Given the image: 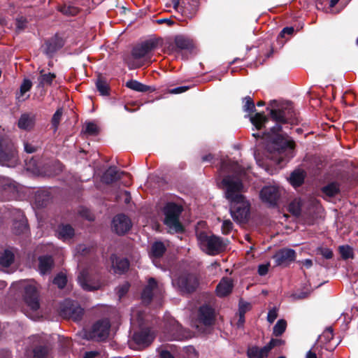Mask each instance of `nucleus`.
<instances>
[{
    "instance_id": "nucleus-1",
    "label": "nucleus",
    "mask_w": 358,
    "mask_h": 358,
    "mask_svg": "<svg viewBox=\"0 0 358 358\" xmlns=\"http://www.w3.org/2000/svg\"><path fill=\"white\" fill-rule=\"evenodd\" d=\"M270 115L276 124L268 131L264 133L263 138L268 141L267 150L269 155L268 157L277 164L281 165L294 157L295 146V143L292 139L280 133L281 124H297L298 117L292 106L289 103L278 109H271Z\"/></svg>"
},
{
    "instance_id": "nucleus-2",
    "label": "nucleus",
    "mask_w": 358,
    "mask_h": 358,
    "mask_svg": "<svg viewBox=\"0 0 358 358\" xmlns=\"http://www.w3.org/2000/svg\"><path fill=\"white\" fill-rule=\"evenodd\" d=\"M221 173L224 176L222 185L225 190V197L230 203V213L237 222H244L248 218L250 204L243 195L245 187L243 184L245 176V171L237 164L223 162L221 165Z\"/></svg>"
},
{
    "instance_id": "nucleus-3",
    "label": "nucleus",
    "mask_w": 358,
    "mask_h": 358,
    "mask_svg": "<svg viewBox=\"0 0 358 358\" xmlns=\"http://www.w3.org/2000/svg\"><path fill=\"white\" fill-rule=\"evenodd\" d=\"M156 46V43L152 41H147L135 46L131 55L125 59L129 69H134L151 63L152 53Z\"/></svg>"
},
{
    "instance_id": "nucleus-4",
    "label": "nucleus",
    "mask_w": 358,
    "mask_h": 358,
    "mask_svg": "<svg viewBox=\"0 0 358 358\" xmlns=\"http://www.w3.org/2000/svg\"><path fill=\"white\" fill-rule=\"evenodd\" d=\"M13 287L20 290L27 306L32 310L40 307L38 285L34 280H23L13 284Z\"/></svg>"
},
{
    "instance_id": "nucleus-5",
    "label": "nucleus",
    "mask_w": 358,
    "mask_h": 358,
    "mask_svg": "<svg viewBox=\"0 0 358 358\" xmlns=\"http://www.w3.org/2000/svg\"><path fill=\"white\" fill-rule=\"evenodd\" d=\"M197 240L201 249L210 255H215L222 252L226 245L222 239L215 235H208L204 231L197 234Z\"/></svg>"
},
{
    "instance_id": "nucleus-6",
    "label": "nucleus",
    "mask_w": 358,
    "mask_h": 358,
    "mask_svg": "<svg viewBox=\"0 0 358 358\" xmlns=\"http://www.w3.org/2000/svg\"><path fill=\"white\" fill-rule=\"evenodd\" d=\"M182 211L181 206L174 203H168L164 208V224L169 229L175 232L182 231V227L179 221V217Z\"/></svg>"
},
{
    "instance_id": "nucleus-7",
    "label": "nucleus",
    "mask_w": 358,
    "mask_h": 358,
    "mask_svg": "<svg viewBox=\"0 0 358 358\" xmlns=\"http://www.w3.org/2000/svg\"><path fill=\"white\" fill-rule=\"evenodd\" d=\"M78 282L80 287L86 291L97 290L103 285L99 276L94 274L89 268H84L80 271L78 275Z\"/></svg>"
},
{
    "instance_id": "nucleus-8",
    "label": "nucleus",
    "mask_w": 358,
    "mask_h": 358,
    "mask_svg": "<svg viewBox=\"0 0 358 358\" xmlns=\"http://www.w3.org/2000/svg\"><path fill=\"white\" fill-rule=\"evenodd\" d=\"M17 162L15 148L13 143L8 140L0 141V164L14 166Z\"/></svg>"
},
{
    "instance_id": "nucleus-9",
    "label": "nucleus",
    "mask_w": 358,
    "mask_h": 358,
    "mask_svg": "<svg viewBox=\"0 0 358 358\" xmlns=\"http://www.w3.org/2000/svg\"><path fill=\"white\" fill-rule=\"evenodd\" d=\"M59 314L64 318L78 321L82 317L83 310L76 302L70 299H65L60 304Z\"/></svg>"
},
{
    "instance_id": "nucleus-10",
    "label": "nucleus",
    "mask_w": 358,
    "mask_h": 358,
    "mask_svg": "<svg viewBox=\"0 0 358 358\" xmlns=\"http://www.w3.org/2000/svg\"><path fill=\"white\" fill-rule=\"evenodd\" d=\"M174 286L182 292L191 293L196 290L199 282L196 277L193 274H182L172 280Z\"/></svg>"
},
{
    "instance_id": "nucleus-11",
    "label": "nucleus",
    "mask_w": 358,
    "mask_h": 358,
    "mask_svg": "<svg viewBox=\"0 0 358 358\" xmlns=\"http://www.w3.org/2000/svg\"><path fill=\"white\" fill-rule=\"evenodd\" d=\"M110 328V323L108 320H99L92 327L87 336L90 339L103 341L108 338Z\"/></svg>"
},
{
    "instance_id": "nucleus-12",
    "label": "nucleus",
    "mask_w": 358,
    "mask_h": 358,
    "mask_svg": "<svg viewBox=\"0 0 358 358\" xmlns=\"http://www.w3.org/2000/svg\"><path fill=\"white\" fill-rule=\"evenodd\" d=\"M164 334L169 340H182L185 336L181 325L174 318L166 320Z\"/></svg>"
},
{
    "instance_id": "nucleus-13",
    "label": "nucleus",
    "mask_w": 358,
    "mask_h": 358,
    "mask_svg": "<svg viewBox=\"0 0 358 358\" xmlns=\"http://www.w3.org/2000/svg\"><path fill=\"white\" fill-rule=\"evenodd\" d=\"M131 225L130 219L124 214L116 215L113 220V228L120 235L124 234L129 231Z\"/></svg>"
},
{
    "instance_id": "nucleus-14",
    "label": "nucleus",
    "mask_w": 358,
    "mask_h": 358,
    "mask_svg": "<svg viewBox=\"0 0 358 358\" xmlns=\"http://www.w3.org/2000/svg\"><path fill=\"white\" fill-rule=\"evenodd\" d=\"M280 195L279 188L275 186L264 187L260 192V198L262 201L271 206L276 204Z\"/></svg>"
},
{
    "instance_id": "nucleus-15",
    "label": "nucleus",
    "mask_w": 358,
    "mask_h": 358,
    "mask_svg": "<svg viewBox=\"0 0 358 358\" xmlns=\"http://www.w3.org/2000/svg\"><path fill=\"white\" fill-rule=\"evenodd\" d=\"M295 257V251L288 248L281 249L273 255L276 266L287 265L293 262Z\"/></svg>"
},
{
    "instance_id": "nucleus-16",
    "label": "nucleus",
    "mask_w": 358,
    "mask_h": 358,
    "mask_svg": "<svg viewBox=\"0 0 358 358\" xmlns=\"http://www.w3.org/2000/svg\"><path fill=\"white\" fill-rule=\"evenodd\" d=\"M157 292H159V296L162 295V289L159 288L157 282L153 278H150L148 280V285L144 288L142 292V301L144 303L148 304L153 296L154 294Z\"/></svg>"
},
{
    "instance_id": "nucleus-17",
    "label": "nucleus",
    "mask_w": 358,
    "mask_h": 358,
    "mask_svg": "<svg viewBox=\"0 0 358 358\" xmlns=\"http://www.w3.org/2000/svg\"><path fill=\"white\" fill-rule=\"evenodd\" d=\"M198 318L199 322L206 326L213 324L215 320L214 309L208 305L201 306L199 310Z\"/></svg>"
},
{
    "instance_id": "nucleus-18",
    "label": "nucleus",
    "mask_w": 358,
    "mask_h": 358,
    "mask_svg": "<svg viewBox=\"0 0 358 358\" xmlns=\"http://www.w3.org/2000/svg\"><path fill=\"white\" fill-rule=\"evenodd\" d=\"M134 341L141 345H148L154 339V335L150 329H143L134 333Z\"/></svg>"
},
{
    "instance_id": "nucleus-19",
    "label": "nucleus",
    "mask_w": 358,
    "mask_h": 358,
    "mask_svg": "<svg viewBox=\"0 0 358 358\" xmlns=\"http://www.w3.org/2000/svg\"><path fill=\"white\" fill-rule=\"evenodd\" d=\"M233 280L229 278H223L216 287V294L220 297H224L229 294L233 289Z\"/></svg>"
},
{
    "instance_id": "nucleus-20",
    "label": "nucleus",
    "mask_w": 358,
    "mask_h": 358,
    "mask_svg": "<svg viewBox=\"0 0 358 358\" xmlns=\"http://www.w3.org/2000/svg\"><path fill=\"white\" fill-rule=\"evenodd\" d=\"M63 45L64 41L62 38L55 36L45 42L44 51L46 55L52 56L55 52L62 48Z\"/></svg>"
},
{
    "instance_id": "nucleus-21",
    "label": "nucleus",
    "mask_w": 358,
    "mask_h": 358,
    "mask_svg": "<svg viewBox=\"0 0 358 358\" xmlns=\"http://www.w3.org/2000/svg\"><path fill=\"white\" fill-rule=\"evenodd\" d=\"M36 115L32 113H23L18 120V127L24 130H31L35 124Z\"/></svg>"
},
{
    "instance_id": "nucleus-22",
    "label": "nucleus",
    "mask_w": 358,
    "mask_h": 358,
    "mask_svg": "<svg viewBox=\"0 0 358 358\" xmlns=\"http://www.w3.org/2000/svg\"><path fill=\"white\" fill-rule=\"evenodd\" d=\"M110 259L115 273H122L128 270L129 262L127 258H120L115 255H112Z\"/></svg>"
},
{
    "instance_id": "nucleus-23",
    "label": "nucleus",
    "mask_w": 358,
    "mask_h": 358,
    "mask_svg": "<svg viewBox=\"0 0 358 358\" xmlns=\"http://www.w3.org/2000/svg\"><path fill=\"white\" fill-rule=\"evenodd\" d=\"M53 265L54 261L50 256H41L38 258V271L42 275L49 273Z\"/></svg>"
},
{
    "instance_id": "nucleus-24",
    "label": "nucleus",
    "mask_w": 358,
    "mask_h": 358,
    "mask_svg": "<svg viewBox=\"0 0 358 358\" xmlns=\"http://www.w3.org/2000/svg\"><path fill=\"white\" fill-rule=\"evenodd\" d=\"M268 353L269 351L266 345L261 348L257 346H253L248 348L247 351L248 358H265L267 357Z\"/></svg>"
},
{
    "instance_id": "nucleus-25",
    "label": "nucleus",
    "mask_w": 358,
    "mask_h": 358,
    "mask_svg": "<svg viewBox=\"0 0 358 358\" xmlns=\"http://www.w3.org/2000/svg\"><path fill=\"white\" fill-rule=\"evenodd\" d=\"M57 236L63 241L71 239L74 236V229L69 224H62L58 227Z\"/></svg>"
},
{
    "instance_id": "nucleus-26",
    "label": "nucleus",
    "mask_w": 358,
    "mask_h": 358,
    "mask_svg": "<svg viewBox=\"0 0 358 358\" xmlns=\"http://www.w3.org/2000/svg\"><path fill=\"white\" fill-rule=\"evenodd\" d=\"M31 87L32 83L29 79L23 80L20 87V91L17 92L15 95L18 101H23L29 97V95H27L26 97H24V96L31 90Z\"/></svg>"
},
{
    "instance_id": "nucleus-27",
    "label": "nucleus",
    "mask_w": 358,
    "mask_h": 358,
    "mask_svg": "<svg viewBox=\"0 0 358 358\" xmlns=\"http://www.w3.org/2000/svg\"><path fill=\"white\" fill-rule=\"evenodd\" d=\"M48 354V348L43 345L37 346L26 353L27 358H45Z\"/></svg>"
},
{
    "instance_id": "nucleus-28",
    "label": "nucleus",
    "mask_w": 358,
    "mask_h": 358,
    "mask_svg": "<svg viewBox=\"0 0 358 358\" xmlns=\"http://www.w3.org/2000/svg\"><path fill=\"white\" fill-rule=\"evenodd\" d=\"M49 200L50 194L46 190H39L35 194V203L39 208L45 206Z\"/></svg>"
},
{
    "instance_id": "nucleus-29",
    "label": "nucleus",
    "mask_w": 358,
    "mask_h": 358,
    "mask_svg": "<svg viewBox=\"0 0 358 358\" xmlns=\"http://www.w3.org/2000/svg\"><path fill=\"white\" fill-rule=\"evenodd\" d=\"M175 44L180 50H191L194 47L192 41L182 36H177L175 38Z\"/></svg>"
},
{
    "instance_id": "nucleus-30",
    "label": "nucleus",
    "mask_w": 358,
    "mask_h": 358,
    "mask_svg": "<svg viewBox=\"0 0 358 358\" xmlns=\"http://www.w3.org/2000/svg\"><path fill=\"white\" fill-rule=\"evenodd\" d=\"M15 259V254L11 250H5L0 255V265L3 267H8L13 264Z\"/></svg>"
},
{
    "instance_id": "nucleus-31",
    "label": "nucleus",
    "mask_w": 358,
    "mask_h": 358,
    "mask_svg": "<svg viewBox=\"0 0 358 358\" xmlns=\"http://www.w3.org/2000/svg\"><path fill=\"white\" fill-rule=\"evenodd\" d=\"M305 173L301 170L294 171L289 177V182L294 187H299L303 182Z\"/></svg>"
},
{
    "instance_id": "nucleus-32",
    "label": "nucleus",
    "mask_w": 358,
    "mask_h": 358,
    "mask_svg": "<svg viewBox=\"0 0 358 358\" xmlns=\"http://www.w3.org/2000/svg\"><path fill=\"white\" fill-rule=\"evenodd\" d=\"M166 250V248L162 242L157 241L152 245L150 255L152 258L161 257Z\"/></svg>"
},
{
    "instance_id": "nucleus-33",
    "label": "nucleus",
    "mask_w": 358,
    "mask_h": 358,
    "mask_svg": "<svg viewBox=\"0 0 358 358\" xmlns=\"http://www.w3.org/2000/svg\"><path fill=\"white\" fill-rule=\"evenodd\" d=\"M324 197L331 198L339 192V185L337 182H331L322 189Z\"/></svg>"
},
{
    "instance_id": "nucleus-34",
    "label": "nucleus",
    "mask_w": 358,
    "mask_h": 358,
    "mask_svg": "<svg viewBox=\"0 0 358 358\" xmlns=\"http://www.w3.org/2000/svg\"><path fill=\"white\" fill-rule=\"evenodd\" d=\"M121 174L115 168H109L104 173L103 179L106 183L116 181L121 178Z\"/></svg>"
},
{
    "instance_id": "nucleus-35",
    "label": "nucleus",
    "mask_w": 358,
    "mask_h": 358,
    "mask_svg": "<svg viewBox=\"0 0 358 358\" xmlns=\"http://www.w3.org/2000/svg\"><path fill=\"white\" fill-rule=\"evenodd\" d=\"M250 121L257 129L260 130L264 127V124L268 122V118L264 113H257L254 116L250 117Z\"/></svg>"
},
{
    "instance_id": "nucleus-36",
    "label": "nucleus",
    "mask_w": 358,
    "mask_h": 358,
    "mask_svg": "<svg viewBox=\"0 0 358 358\" xmlns=\"http://www.w3.org/2000/svg\"><path fill=\"white\" fill-rule=\"evenodd\" d=\"M43 71L41 73V76L38 77V87H43L45 85H50L55 78V75L54 73H42Z\"/></svg>"
},
{
    "instance_id": "nucleus-37",
    "label": "nucleus",
    "mask_w": 358,
    "mask_h": 358,
    "mask_svg": "<svg viewBox=\"0 0 358 358\" xmlns=\"http://www.w3.org/2000/svg\"><path fill=\"white\" fill-rule=\"evenodd\" d=\"M126 86L136 92H147L149 89V87L145 85L137 80H131L127 82Z\"/></svg>"
},
{
    "instance_id": "nucleus-38",
    "label": "nucleus",
    "mask_w": 358,
    "mask_h": 358,
    "mask_svg": "<svg viewBox=\"0 0 358 358\" xmlns=\"http://www.w3.org/2000/svg\"><path fill=\"white\" fill-rule=\"evenodd\" d=\"M301 210V203L299 199H295L289 205V211L293 215L298 216Z\"/></svg>"
},
{
    "instance_id": "nucleus-39",
    "label": "nucleus",
    "mask_w": 358,
    "mask_h": 358,
    "mask_svg": "<svg viewBox=\"0 0 358 358\" xmlns=\"http://www.w3.org/2000/svg\"><path fill=\"white\" fill-rule=\"evenodd\" d=\"M61 13L66 15L74 16L80 12V9L73 5H64L59 8Z\"/></svg>"
},
{
    "instance_id": "nucleus-40",
    "label": "nucleus",
    "mask_w": 358,
    "mask_h": 358,
    "mask_svg": "<svg viewBox=\"0 0 358 358\" xmlns=\"http://www.w3.org/2000/svg\"><path fill=\"white\" fill-rule=\"evenodd\" d=\"M96 88L101 95H108L109 94V87L106 81L102 78H99L96 83Z\"/></svg>"
},
{
    "instance_id": "nucleus-41",
    "label": "nucleus",
    "mask_w": 358,
    "mask_h": 358,
    "mask_svg": "<svg viewBox=\"0 0 358 358\" xmlns=\"http://www.w3.org/2000/svg\"><path fill=\"white\" fill-rule=\"evenodd\" d=\"M339 252L344 259L353 258V250L349 245H341L338 248Z\"/></svg>"
},
{
    "instance_id": "nucleus-42",
    "label": "nucleus",
    "mask_w": 358,
    "mask_h": 358,
    "mask_svg": "<svg viewBox=\"0 0 358 358\" xmlns=\"http://www.w3.org/2000/svg\"><path fill=\"white\" fill-rule=\"evenodd\" d=\"M287 323L284 320H280L277 322L273 327V334L275 336L282 335L285 331Z\"/></svg>"
},
{
    "instance_id": "nucleus-43",
    "label": "nucleus",
    "mask_w": 358,
    "mask_h": 358,
    "mask_svg": "<svg viewBox=\"0 0 358 358\" xmlns=\"http://www.w3.org/2000/svg\"><path fill=\"white\" fill-rule=\"evenodd\" d=\"M131 321L132 324L136 322L138 326H141L143 321V313L139 310H133L131 314Z\"/></svg>"
},
{
    "instance_id": "nucleus-44",
    "label": "nucleus",
    "mask_w": 358,
    "mask_h": 358,
    "mask_svg": "<svg viewBox=\"0 0 358 358\" xmlns=\"http://www.w3.org/2000/svg\"><path fill=\"white\" fill-rule=\"evenodd\" d=\"M243 101L245 102V104L243 106V109L245 111L249 112V113L255 111V103L250 96H245L243 99Z\"/></svg>"
},
{
    "instance_id": "nucleus-45",
    "label": "nucleus",
    "mask_w": 358,
    "mask_h": 358,
    "mask_svg": "<svg viewBox=\"0 0 358 358\" xmlns=\"http://www.w3.org/2000/svg\"><path fill=\"white\" fill-rule=\"evenodd\" d=\"M63 111L62 108H58L52 117V124L55 129H57L62 119Z\"/></svg>"
},
{
    "instance_id": "nucleus-46",
    "label": "nucleus",
    "mask_w": 358,
    "mask_h": 358,
    "mask_svg": "<svg viewBox=\"0 0 358 358\" xmlns=\"http://www.w3.org/2000/svg\"><path fill=\"white\" fill-rule=\"evenodd\" d=\"M251 308V305L250 303L240 301L239 302V308H238V314L240 317H244V315L247 311H248Z\"/></svg>"
},
{
    "instance_id": "nucleus-47",
    "label": "nucleus",
    "mask_w": 358,
    "mask_h": 358,
    "mask_svg": "<svg viewBox=\"0 0 358 358\" xmlns=\"http://www.w3.org/2000/svg\"><path fill=\"white\" fill-rule=\"evenodd\" d=\"M67 280L66 277L62 274H58L53 280L54 284L57 285L59 288H63L66 284Z\"/></svg>"
},
{
    "instance_id": "nucleus-48",
    "label": "nucleus",
    "mask_w": 358,
    "mask_h": 358,
    "mask_svg": "<svg viewBox=\"0 0 358 358\" xmlns=\"http://www.w3.org/2000/svg\"><path fill=\"white\" fill-rule=\"evenodd\" d=\"M14 229L15 232L17 234L23 233L27 230V224L25 221L22 219L19 222H15L14 223Z\"/></svg>"
},
{
    "instance_id": "nucleus-49",
    "label": "nucleus",
    "mask_w": 358,
    "mask_h": 358,
    "mask_svg": "<svg viewBox=\"0 0 358 358\" xmlns=\"http://www.w3.org/2000/svg\"><path fill=\"white\" fill-rule=\"evenodd\" d=\"M99 129L96 124L93 122H87L85 124V132L90 135H96L98 134Z\"/></svg>"
},
{
    "instance_id": "nucleus-50",
    "label": "nucleus",
    "mask_w": 358,
    "mask_h": 358,
    "mask_svg": "<svg viewBox=\"0 0 358 358\" xmlns=\"http://www.w3.org/2000/svg\"><path fill=\"white\" fill-rule=\"evenodd\" d=\"M233 228V223L229 220H225L222 222V231L224 234H228Z\"/></svg>"
},
{
    "instance_id": "nucleus-51",
    "label": "nucleus",
    "mask_w": 358,
    "mask_h": 358,
    "mask_svg": "<svg viewBox=\"0 0 358 358\" xmlns=\"http://www.w3.org/2000/svg\"><path fill=\"white\" fill-rule=\"evenodd\" d=\"M129 287H130L129 284L126 282L117 288V294H118L120 299H121L122 296H124L127 293V292L129 291Z\"/></svg>"
},
{
    "instance_id": "nucleus-52",
    "label": "nucleus",
    "mask_w": 358,
    "mask_h": 358,
    "mask_svg": "<svg viewBox=\"0 0 358 358\" xmlns=\"http://www.w3.org/2000/svg\"><path fill=\"white\" fill-rule=\"evenodd\" d=\"M27 21L24 17L16 19V29L17 31L23 30L27 26Z\"/></svg>"
},
{
    "instance_id": "nucleus-53",
    "label": "nucleus",
    "mask_w": 358,
    "mask_h": 358,
    "mask_svg": "<svg viewBox=\"0 0 358 358\" xmlns=\"http://www.w3.org/2000/svg\"><path fill=\"white\" fill-rule=\"evenodd\" d=\"M283 343V341L281 339L272 338L266 347L270 352L274 347L281 345Z\"/></svg>"
},
{
    "instance_id": "nucleus-54",
    "label": "nucleus",
    "mask_w": 358,
    "mask_h": 358,
    "mask_svg": "<svg viewBox=\"0 0 358 358\" xmlns=\"http://www.w3.org/2000/svg\"><path fill=\"white\" fill-rule=\"evenodd\" d=\"M278 317L277 310L273 308L268 311L267 320L270 323H273Z\"/></svg>"
},
{
    "instance_id": "nucleus-55",
    "label": "nucleus",
    "mask_w": 358,
    "mask_h": 358,
    "mask_svg": "<svg viewBox=\"0 0 358 358\" xmlns=\"http://www.w3.org/2000/svg\"><path fill=\"white\" fill-rule=\"evenodd\" d=\"M294 31V29L292 27H287L282 29V30L280 33V36L281 37H285L286 35H292Z\"/></svg>"
},
{
    "instance_id": "nucleus-56",
    "label": "nucleus",
    "mask_w": 358,
    "mask_h": 358,
    "mask_svg": "<svg viewBox=\"0 0 358 358\" xmlns=\"http://www.w3.org/2000/svg\"><path fill=\"white\" fill-rule=\"evenodd\" d=\"M24 150L27 153H34L37 150V148L36 146L33 145L32 144H31L28 142L24 143Z\"/></svg>"
},
{
    "instance_id": "nucleus-57",
    "label": "nucleus",
    "mask_w": 358,
    "mask_h": 358,
    "mask_svg": "<svg viewBox=\"0 0 358 358\" xmlns=\"http://www.w3.org/2000/svg\"><path fill=\"white\" fill-rule=\"evenodd\" d=\"M322 255L327 259H331L333 257V252L329 248H322L321 249Z\"/></svg>"
},
{
    "instance_id": "nucleus-58",
    "label": "nucleus",
    "mask_w": 358,
    "mask_h": 358,
    "mask_svg": "<svg viewBox=\"0 0 358 358\" xmlns=\"http://www.w3.org/2000/svg\"><path fill=\"white\" fill-rule=\"evenodd\" d=\"M269 264H261L258 267V273L260 275H265L268 271Z\"/></svg>"
},
{
    "instance_id": "nucleus-59",
    "label": "nucleus",
    "mask_w": 358,
    "mask_h": 358,
    "mask_svg": "<svg viewBox=\"0 0 358 358\" xmlns=\"http://www.w3.org/2000/svg\"><path fill=\"white\" fill-rule=\"evenodd\" d=\"M189 89V87L187 86H182V87H178L173 89L170 90L171 94H180L182 92H185Z\"/></svg>"
},
{
    "instance_id": "nucleus-60",
    "label": "nucleus",
    "mask_w": 358,
    "mask_h": 358,
    "mask_svg": "<svg viewBox=\"0 0 358 358\" xmlns=\"http://www.w3.org/2000/svg\"><path fill=\"white\" fill-rule=\"evenodd\" d=\"M315 345H314L306 355V358H317L315 352Z\"/></svg>"
},
{
    "instance_id": "nucleus-61",
    "label": "nucleus",
    "mask_w": 358,
    "mask_h": 358,
    "mask_svg": "<svg viewBox=\"0 0 358 358\" xmlns=\"http://www.w3.org/2000/svg\"><path fill=\"white\" fill-rule=\"evenodd\" d=\"M324 336L326 337L327 340L330 341L333 338V329L331 328H328L324 333Z\"/></svg>"
},
{
    "instance_id": "nucleus-62",
    "label": "nucleus",
    "mask_w": 358,
    "mask_h": 358,
    "mask_svg": "<svg viewBox=\"0 0 358 358\" xmlns=\"http://www.w3.org/2000/svg\"><path fill=\"white\" fill-rule=\"evenodd\" d=\"M160 358H174V357L169 352L162 351L160 354Z\"/></svg>"
},
{
    "instance_id": "nucleus-63",
    "label": "nucleus",
    "mask_w": 358,
    "mask_h": 358,
    "mask_svg": "<svg viewBox=\"0 0 358 358\" xmlns=\"http://www.w3.org/2000/svg\"><path fill=\"white\" fill-rule=\"evenodd\" d=\"M303 266H306L307 268H310L313 265V262L311 259H307L302 262Z\"/></svg>"
},
{
    "instance_id": "nucleus-64",
    "label": "nucleus",
    "mask_w": 358,
    "mask_h": 358,
    "mask_svg": "<svg viewBox=\"0 0 358 358\" xmlns=\"http://www.w3.org/2000/svg\"><path fill=\"white\" fill-rule=\"evenodd\" d=\"M96 355H97V352H93V351L87 352L85 353V355L83 358H94Z\"/></svg>"
}]
</instances>
